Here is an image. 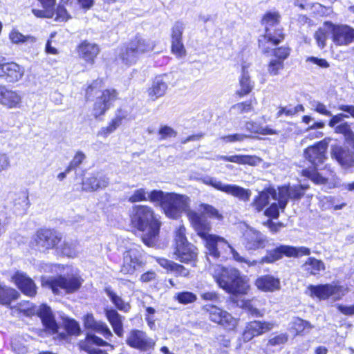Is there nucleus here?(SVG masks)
Returning <instances> with one entry per match:
<instances>
[{
  "instance_id": "23",
  "label": "nucleus",
  "mask_w": 354,
  "mask_h": 354,
  "mask_svg": "<svg viewBox=\"0 0 354 354\" xmlns=\"http://www.w3.org/2000/svg\"><path fill=\"white\" fill-rule=\"evenodd\" d=\"M205 184L218 191L238 198L239 200L243 201H248L251 196V192L249 189L236 185L223 184L221 181L216 180L212 178L205 181Z\"/></svg>"
},
{
  "instance_id": "4",
  "label": "nucleus",
  "mask_w": 354,
  "mask_h": 354,
  "mask_svg": "<svg viewBox=\"0 0 354 354\" xmlns=\"http://www.w3.org/2000/svg\"><path fill=\"white\" fill-rule=\"evenodd\" d=\"M150 203L158 205L167 217L177 219L182 211L188 206V197L175 192H165L161 189H152L148 193Z\"/></svg>"
},
{
  "instance_id": "28",
  "label": "nucleus",
  "mask_w": 354,
  "mask_h": 354,
  "mask_svg": "<svg viewBox=\"0 0 354 354\" xmlns=\"http://www.w3.org/2000/svg\"><path fill=\"white\" fill-rule=\"evenodd\" d=\"M173 74H164L156 77L151 87L148 89V94L151 99L156 100L163 96L169 84H171Z\"/></svg>"
},
{
  "instance_id": "29",
  "label": "nucleus",
  "mask_w": 354,
  "mask_h": 354,
  "mask_svg": "<svg viewBox=\"0 0 354 354\" xmlns=\"http://www.w3.org/2000/svg\"><path fill=\"white\" fill-rule=\"evenodd\" d=\"M156 262L167 272L174 273L176 277L189 278L191 276L190 270L181 263L169 260L165 257H155Z\"/></svg>"
},
{
  "instance_id": "20",
  "label": "nucleus",
  "mask_w": 354,
  "mask_h": 354,
  "mask_svg": "<svg viewBox=\"0 0 354 354\" xmlns=\"http://www.w3.org/2000/svg\"><path fill=\"white\" fill-rule=\"evenodd\" d=\"M309 188L308 185H295L290 186V184L279 186L278 189V201L276 205L281 207V209L283 211L288 203L289 200L293 201H300L305 195V192Z\"/></svg>"
},
{
  "instance_id": "59",
  "label": "nucleus",
  "mask_w": 354,
  "mask_h": 354,
  "mask_svg": "<svg viewBox=\"0 0 354 354\" xmlns=\"http://www.w3.org/2000/svg\"><path fill=\"white\" fill-rule=\"evenodd\" d=\"M157 279V273L151 269L142 272L140 276L139 280L142 283H148L156 281Z\"/></svg>"
},
{
  "instance_id": "8",
  "label": "nucleus",
  "mask_w": 354,
  "mask_h": 354,
  "mask_svg": "<svg viewBox=\"0 0 354 354\" xmlns=\"http://www.w3.org/2000/svg\"><path fill=\"white\" fill-rule=\"evenodd\" d=\"M172 254L175 259L180 263L196 266L198 250L188 241L184 225H180L175 231Z\"/></svg>"
},
{
  "instance_id": "15",
  "label": "nucleus",
  "mask_w": 354,
  "mask_h": 354,
  "mask_svg": "<svg viewBox=\"0 0 354 354\" xmlns=\"http://www.w3.org/2000/svg\"><path fill=\"white\" fill-rule=\"evenodd\" d=\"M102 80H97L88 86L86 90V97L87 100H93L96 96L95 102V111H106L110 109L111 104L116 98V91L114 89H107L101 91Z\"/></svg>"
},
{
  "instance_id": "55",
  "label": "nucleus",
  "mask_w": 354,
  "mask_h": 354,
  "mask_svg": "<svg viewBox=\"0 0 354 354\" xmlns=\"http://www.w3.org/2000/svg\"><path fill=\"white\" fill-rule=\"evenodd\" d=\"M184 29L185 25L183 22H176L171 29V41L182 40Z\"/></svg>"
},
{
  "instance_id": "51",
  "label": "nucleus",
  "mask_w": 354,
  "mask_h": 354,
  "mask_svg": "<svg viewBox=\"0 0 354 354\" xmlns=\"http://www.w3.org/2000/svg\"><path fill=\"white\" fill-rule=\"evenodd\" d=\"M289 336L287 333H280L270 338L268 341V345L270 346H277L283 345L288 341Z\"/></svg>"
},
{
  "instance_id": "52",
  "label": "nucleus",
  "mask_w": 354,
  "mask_h": 354,
  "mask_svg": "<svg viewBox=\"0 0 354 354\" xmlns=\"http://www.w3.org/2000/svg\"><path fill=\"white\" fill-rule=\"evenodd\" d=\"M250 137V136L243 133H233L221 136V140L225 143H232L236 142H242Z\"/></svg>"
},
{
  "instance_id": "25",
  "label": "nucleus",
  "mask_w": 354,
  "mask_h": 354,
  "mask_svg": "<svg viewBox=\"0 0 354 354\" xmlns=\"http://www.w3.org/2000/svg\"><path fill=\"white\" fill-rule=\"evenodd\" d=\"M333 41L336 45L347 46L354 42V28L346 24L330 23Z\"/></svg>"
},
{
  "instance_id": "39",
  "label": "nucleus",
  "mask_w": 354,
  "mask_h": 354,
  "mask_svg": "<svg viewBox=\"0 0 354 354\" xmlns=\"http://www.w3.org/2000/svg\"><path fill=\"white\" fill-rule=\"evenodd\" d=\"M20 297V293L14 288L0 283V305L10 307Z\"/></svg>"
},
{
  "instance_id": "14",
  "label": "nucleus",
  "mask_w": 354,
  "mask_h": 354,
  "mask_svg": "<svg viewBox=\"0 0 354 354\" xmlns=\"http://www.w3.org/2000/svg\"><path fill=\"white\" fill-rule=\"evenodd\" d=\"M82 280L76 275L58 274L47 279L43 282V286L50 289L55 295H59L62 292L66 295L77 292L82 286Z\"/></svg>"
},
{
  "instance_id": "12",
  "label": "nucleus",
  "mask_w": 354,
  "mask_h": 354,
  "mask_svg": "<svg viewBox=\"0 0 354 354\" xmlns=\"http://www.w3.org/2000/svg\"><path fill=\"white\" fill-rule=\"evenodd\" d=\"M62 240V235L53 228L41 227L36 230L29 246L32 250L47 254L55 250Z\"/></svg>"
},
{
  "instance_id": "53",
  "label": "nucleus",
  "mask_w": 354,
  "mask_h": 354,
  "mask_svg": "<svg viewBox=\"0 0 354 354\" xmlns=\"http://www.w3.org/2000/svg\"><path fill=\"white\" fill-rule=\"evenodd\" d=\"M306 62L312 65H315L317 67L322 69L330 67V64L326 59L315 56L308 57L306 59Z\"/></svg>"
},
{
  "instance_id": "62",
  "label": "nucleus",
  "mask_w": 354,
  "mask_h": 354,
  "mask_svg": "<svg viewBox=\"0 0 354 354\" xmlns=\"http://www.w3.org/2000/svg\"><path fill=\"white\" fill-rule=\"evenodd\" d=\"M10 165V162L8 154L0 151V173L8 169Z\"/></svg>"
},
{
  "instance_id": "42",
  "label": "nucleus",
  "mask_w": 354,
  "mask_h": 354,
  "mask_svg": "<svg viewBox=\"0 0 354 354\" xmlns=\"http://www.w3.org/2000/svg\"><path fill=\"white\" fill-rule=\"evenodd\" d=\"M221 160L225 162H230L239 165H255L257 164V157L252 155H233V156H223Z\"/></svg>"
},
{
  "instance_id": "34",
  "label": "nucleus",
  "mask_w": 354,
  "mask_h": 354,
  "mask_svg": "<svg viewBox=\"0 0 354 354\" xmlns=\"http://www.w3.org/2000/svg\"><path fill=\"white\" fill-rule=\"evenodd\" d=\"M109 185V179L100 173H93L88 178L82 180V189L85 192H95L104 189Z\"/></svg>"
},
{
  "instance_id": "35",
  "label": "nucleus",
  "mask_w": 354,
  "mask_h": 354,
  "mask_svg": "<svg viewBox=\"0 0 354 354\" xmlns=\"http://www.w3.org/2000/svg\"><path fill=\"white\" fill-rule=\"evenodd\" d=\"M267 239L257 230H249L244 234V245L248 250H257L266 247Z\"/></svg>"
},
{
  "instance_id": "31",
  "label": "nucleus",
  "mask_w": 354,
  "mask_h": 354,
  "mask_svg": "<svg viewBox=\"0 0 354 354\" xmlns=\"http://www.w3.org/2000/svg\"><path fill=\"white\" fill-rule=\"evenodd\" d=\"M84 326L86 329L102 335L106 339H111L113 336L109 326L102 321H96L91 313L86 315Z\"/></svg>"
},
{
  "instance_id": "22",
  "label": "nucleus",
  "mask_w": 354,
  "mask_h": 354,
  "mask_svg": "<svg viewBox=\"0 0 354 354\" xmlns=\"http://www.w3.org/2000/svg\"><path fill=\"white\" fill-rule=\"evenodd\" d=\"M274 328V324L261 320H252L245 324L241 333V339L244 343L252 341L254 338L261 336Z\"/></svg>"
},
{
  "instance_id": "61",
  "label": "nucleus",
  "mask_w": 354,
  "mask_h": 354,
  "mask_svg": "<svg viewBox=\"0 0 354 354\" xmlns=\"http://www.w3.org/2000/svg\"><path fill=\"white\" fill-rule=\"evenodd\" d=\"M216 346L218 348H229L231 344L230 339L225 334H220L215 337Z\"/></svg>"
},
{
  "instance_id": "60",
  "label": "nucleus",
  "mask_w": 354,
  "mask_h": 354,
  "mask_svg": "<svg viewBox=\"0 0 354 354\" xmlns=\"http://www.w3.org/2000/svg\"><path fill=\"white\" fill-rule=\"evenodd\" d=\"M53 15H55V19L60 22L66 21L70 18L66 9L61 4L57 6Z\"/></svg>"
},
{
  "instance_id": "63",
  "label": "nucleus",
  "mask_w": 354,
  "mask_h": 354,
  "mask_svg": "<svg viewBox=\"0 0 354 354\" xmlns=\"http://www.w3.org/2000/svg\"><path fill=\"white\" fill-rule=\"evenodd\" d=\"M201 297L206 301H217L219 299V295L216 291H207L201 294Z\"/></svg>"
},
{
  "instance_id": "56",
  "label": "nucleus",
  "mask_w": 354,
  "mask_h": 354,
  "mask_svg": "<svg viewBox=\"0 0 354 354\" xmlns=\"http://www.w3.org/2000/svg\"><path fill=\"white\" fill-rule=\"evenodd\" d=\"M284 68V63L277 59H272L268 66V71L271 75H277L281 70Z\"/></svg>"
},
{
  "instance_id": "11",
  "label": "nucleus",
  "mask_w": 354,
  "mask_h": 354,
  "mask_svg": "<svg viewBox=\"0 0 354 354\" xmlns=\"http://www.w3.org/2000/svg\"><path fill=\"white\" fill-rule=\"evenodd\" d=\"M203 315L209 322L220 326L226 332H236L239 319L222 307L215 304H205L201 307Z\"/></svg>"
},
{
  "instance_id": "64",
  "label": "nucleus",
  "mask_w": 354,
  "mask_h": 354,
  "mask_svg": "<svg viewBox=\"0 0 354 354\" xmlns=\"http://www.w3.org/2000/svg\"><path fill=\"white\" fill-rule=\"evenodd\" d=\"M315 39L317 43V45L319 48H323L325 46L326 42V34L324 31L322 29L318 30L315 33Z\"/></svg>"
},
{
  "instance_id": "5",
  "label": "nucleus",
  "mask_w": 354,
  "mask_h": 354,
  "mask_svg": "<svg viewBox=\"0 0 354 354\" xmlns=\"http://www.w3.org/2000/svg\"><path fill=\"white\" fill-rule=\"evenodd\" d=\"M327 147V143L324 140H321L304 149V156L312 167L302 169L300 172L301 176L310 180L316 185H324L328 183V178L322 176L317 168L326 159Z\"/></svg>"
},
{
  "instance_id": "24",
  "label": "nucleus",
  "mask_w": 354,
  "mask_h": 354,
  "mask_svg": "<svg viewBox=\"0 0 354 354\" xmlns=\"http://www.w3.org/2000/svg\"><path fill=\"white\" fill-rule=\"evenodd\" d=\"M10 281L23 295L27 297H35L37 294V286L35 282L25 272H15L11 276Z\"/></svg>"
},
{
  "instance_id": "21",
  "label": "nucleus",
  "mask_w": 354,
  "mask_h": 354,
  "mask_svg": "<svg viewBox=\"0 0 354 354\" xmlns=\"http://www.w3.org/2000/svg\"><path fill=\"white\" fill-rule=\"evenodd\" d=\"M110 347L113 349L114 346L103 339L94 333H86L84 338L80 340L77 343V347L81 352L86 354H109L105 349L102 347Z\"/></svg>"
},
{
  "instance_id": "54",
  "label": "nucleus",
  "mask_w": 354,
  "mask_h": 354,
  "mask_svg": "<svg viewBox=\"0 0 354 354\" xmlns=\"http://www.w3.org/2000/svg\"><path fill=\"white\" fill-rule=\"evenodd\" d=\"M158 134L159 140H162L169 138H175L177 136V132L171 127L165 125L159 129Z\"/></svg>"
},
{
  "instance_id": "40",
  "label": "nucleus",
  "mask_w": 354,
  "mask_h": 354,
  "mask_svg": "<svg viewBox=\"0 0 354 354\" xmlns=\"http://www.w3.org/2000/svg\"><path fill=\"white\" fill-rule=\"evenodd\" d=\"M77 243L73 241H64L57 245L55 251L57 254L68 258H75L77 255Z\"/></svg>"
},
{
  "instance_id": "41",
  "label": "nucleus",
  "mask_w": 354,
  "mask_h": 354,
  "mask_svg": "<svg viewBox=\"0 0 354 354\" xmlns=\"http://www.w3.org/2000/svg\"><path fill=\"white\" fill-rule=\"evenodd\" d=\"M305 271L309 275H317L326 269L324 263L315 257H308L303 264Z\"/></svg>"
},
{
  "instance_id": "36",
  "label": "nucleus",
  "mask_w": 354,
  "mask_h": 354,
  "mask_svg": "<svg viewBox=\"0 0 354 354\" xmlns=\"http://www.w3.org/2000/svg\"><path fill=\"white\" fill-rule=\"evenodd\" d=\"M77 52L81 59L89 64H93L100 52V48L94 43L84 41L78 46Z\"/></svg>"
},
{
  "instance_id": "13",
  "label": "nucleus",
  "mask_w": 354,
  "mask_h": 354,
  "mask_svg": "<svg viewBox=\"0 0 354 354\" xmlns=\"http://www.w3.org/2000/svg\"><path fill=\"white\" fill-rule=\"evenodd\" d=\"M154 46V42L150 39L136 37L127 46L121 48L118 57L124 64L131 66L134 64L142 54L151 51Z\"/></svg>"
},
{
  "instance_id": "43",
  "label": "nucleus",
  "mask_w": 354,
  "mask_h": 354,
  "mask_svg": "<svg viewBox=\"0 0 354 354\" xmlns=\"http://www.w3.org/2000/svg\"><path fill=\"white\" fill-rule=\"evenodd\" d=\"M124 117L117 115L112 119L106 127L102 128L98 132L97 136L107 138L109 134L115 131L122 123Z\"/></svg>"
},
{
  "instance_id": "45",
  "label": "nucleus",
  "mask_w": 354,
  "mask_h": 354,
  "mask_svg": "<svg viewBox=\"0 0 354 354\" xmlns=\"http://www.w3.org/2000/svg\"><path fill=\"white\" fill-rule=\"evenodd\" d=\"M175 299L180 304L187 305L195 302L197 300V296L192 292L181 291L176 295Z\"/></svg>"
},
{
  "instance_id": "6",
  "label": "nucleus",
  "mask_w": 354,
  "mask_h": 354,
  "mask_svg": "<svg viewBox=\"0 0 354 354\" xmlns=\"http://www.w3.org/2000/svg\"><path fill=\"white\" fill-rule=\"evenodd\" d=\"M212 276L218 287L228 294L245 295L249 290L250 286L236 268L218 266Z\"/></svg>"
},
{
  "instance_id": "48",
  "label": "nucleus",
  "mask_w": 354,
  "mask_h": 354,
  "mask_svg": "<svg viewBox=\"0 0 354 354\" xmlns=\"http://www.w3.org/2000/svg\"><path fill=\"white\" fill-rule=\"evenodd\" d=\"M9 38L14 44L24 43L26 41H35V38L34 37L30 35L25 36L16 30H12L10 32Z\"/></svg>"
},
{
  "instance_id": "38",
  "label": "nucleus",
  "mask_w": 354,
  "mask_h": 354,
  "mask_svg": "<svg viewBox=\"0 0 354 354\" xmlns=\"http://www.w3.org/2000/svg\"><path fill=\"white\" fill-rule=\"evenodd\" d=\"M21 102V96L16 92L0 86V103L8 108H16Z\"/></svg>"
},
{
  "instance_id": "57",
  "label": "nucleus",
  "mask_w": 354,
  "mask_h": 354,
  "mask_svg": "<svg viewBox=\"0 0 354 354\" xmlns=\"http://www.w3.org/2000/svg\"><path fill=\"white\" fill-rule=\"evenodd\" d=\"M290 53V48L287 46H281L274 50V56L277 60L281 61L283 63L286 59Z\"/></svg>"
},
{
  "instance_id": "50",
  "label": "nucleus",
  "mask_w": 354,
  "mask_h": 354,
  "mask_svg": "<svg viewBox=\"0 0 354 354\" xmlns=\"http://www.w3.org/2000/svg\"><path fill=\"white\" fill-rule=\"evenodd\" d=\"M147 201H149L148 194L144 188H139L134 190L133 194L128 198V201L133 204Z\"/></svg>"
},
{
  "instance_id": "19",
  "label": "nucleus",
  "mask_w": 354,
  "mask_h": 354,
  "mask_svg": "<svg viewBox=\"0 0 354 354\" xmlns=\"http://www.w3.org/2000/svg\"><path fill=\"white\" fill-rule=\"evenodd\" d=\"M307 290L311 298L317 299L319 301H325L331 297L335 300H339L344 292L343 286L339 283L310 284Z\"/></svg>"
},
{
  "instance_id": "18",
  "label": "nucleus",
  "mask_w": 354,
  "mask_h": 354,
  "mask_svg": "<svg viewBox=\"0 0 354 354\" xmlns=\"http://www.w3.org/2000/svg\"><path fill=\"white\" fill-rule=\"evenodd\" d=\"M146 266L140 254L129 248L123 252L119 272L124 276H136Z\"/></svg>"
},
{
  "instance_id": "44",
  "label": "nucleus",
  "mask_w": 354,
  "mask_h": 354,
  "mask_svg": "<svg viewBox=\"0 0 354 354\" xmlns=\"http://www.w3.org/2000/svg\"><path fill=\"white\" fill-rule=\"evenodd\" d=\"M246 128L250 131V132L259 135L267 136L278 134V131L271 128L270 126H266L264 127H255L254 123L253 122H247Z\"/></svg>"
},
{
  "instance_id": "9",
  "label": "nucleus",
  "mask_w": 354,
  "mask_h": 354,
  "mask_svg": "<svg viewBox=\"0 0 354 354\" xmlns=\"http://www.w3.org/2000/svg\"><path fill=\"white\" fill-rule=\"evenodd\" d=\"M280 16L277 12H268L262 19L265 35L259 38V46L263 53H269L272 46H277L284 39L283 30L279 28Z\"/></svg>"
},
{
  "instance_id": "37",
  "label": "nucleus",
  "mask_w": 354,
  "mask_h": 354,
  "mask_svg": "<svg viewBox=\"0 0 354 354\" xmlns=\"http://www.w3.org/2000/svg\"><path fill=\"white\" fill-rule=\"evenodd\" d=\"M248 65H242L241 74L239 78V88L236 94L240 97L249 94L254 86V82L251 80Z\"/></svg>"
},
{
  "instance_id": "33",
  "label": "nucleus",
  "mask_w": 354,
  "mask_h": 354,
  "mask_svg": "<svg viewBox=\"0 0 354 354\" xmlns=\"http://www.w3.org/2000/svg\"><path fill=\"white\" fill-rule=\"evenodd\" d=\"M64 328L66 333H58L53 337V339L59 343L70 342L71 336H78L81 333L80 326L74 319H66L64 322Z\"/></svg>"
},
{
  "instance_id": "46",
  "label": "nucleus",
  "mask_w": 354,
  "mask_h": 354,
  "mask_svg": "<svg viewBox=\"0 0 354 354\" xmlns=\"http://www.w3.org/2000/svg\"><path fill=\"white\" fill-rule=\"evenodd\" d=\"M312 326L307 320H304L299 317L294 318L292 328L295 331V335H299L304 333L306 329L311 328Z\"/></svg>"
},
{
  "instance_id": "30",
  "label": "nucleus",
  "mask_w": 354,
  "mask_h": 354,
  "mask_svg": "<svg viewBox=\"0 0 354 354\" xmlns=\"http://www.w3.org/2000/svg\"><path fill=\"white\" fill-rule=\"evenodd\" d=\"M24 68L15 62L0 64V77L7 82H16L21 79Z\"/></svg>"
},
{
  "instance_id": "7",
  "label": "nucleus",
  "mask_w": 354,
  "mask_h": 354,
  "mask_svg": "<svg viewBox=\"0 0 354 354\" xmlns=\"http://www.w3.org/2000/svg\"><path fill=\"white\" fill-rule=\"evenodd\" d=\"M104 292L115 306V308L111 307L104 308L105 317L115 335L119 338H122L124 335V321L125 317L120 315L118 310L129 313L131 306L130 303L124 301L111 288H106Z\"/></svg>"
},
{
  "instance_id": "58",
  "label": "nucleus",
  "mask_w": 354,
  "mask_h": 354,
  "mask_svg": "<svg viewBox=\"0 0 354 354\" xmlns=\"http://www.w3.org/2000/svg\"><path fill=\"white\" fill-rule=\"evenodd\" d=\"M171 51L178 57L185 56V49L182 40L171 41Z\"/></svg>"
},
{
  "instance_id": "10",
  "label": "nucleus",
  "mask_w": 354,
  "mask_h": 354,
  "mask_svg": "<svg viewBox=\"0 0 354 354\" xmlns=\"http://www.w3.org/2000/svg\"><path fill=\"white\" fill-rule=\"evenodd\" d=\"M203 315L209 322L220 326L226 332H236L239 319L222 307L215 304H205L201 307Z\"/></svg>"
},
{
  "instance_id": "47",
  "label": "nucleus",
  "mask_w": 354,
  "mask_h": 354,
  "mask_svg": "<svg viewBox=\"0 0 354 354\" xmlns=\"http://www.w3.org/2000/svg\"><path fill=\"white\" fill-rule=\"evenodd\" d=\"M200 207L203 211V214L210 218H214L218 221H222L223 215L218 210L211 205L202 203Z\"/></svg>"
},
{
  "instance_id": "2",
  "label": "nucleus",
  "mask_w": 354,
  "mask_h": 354,
  "mask_svg": "<svg viewBox=\"0 0 354 354\" xmlns=\"http://www.w3.org/2000/svg\"><path fill=\"white\" fill-rule=\"evenodd\" d=\"M188 221L203 243L207 254L214 259H218L226 254L230 244L223 236L212 234V225L203 215L193 209L185 211Z\"/></svg>"
},
{
  "instance_id": "26",
  "label": "nucleus",
  "mask_w": 354,
  "mask_h": 354,
  "mask_svg": "<svg viewBox=\"0 0 354 354\" xmlns=\"http://www.w3.org/2000/svg\"><path fill=\"white\" fill-rule=\"evenodd\" d=\"M38 317L40 319L44 330L48 335L58 333L59 325L55 319L50 307L46 304L39 305Z\"/></svg>"
},
{
  "instance_id": "27",
  "label": "nucleus",
  "mask_w": 354,
  "mask_h": 354,
  "mask_svg": "<svg viewBox=\"0 0 354 354\" xmlns=\"http://www.w3.org/2000/svg\"><path fill=\"white\" fill-rule=\"evenodd\" d=\"M331 158L344 168L354 167V155L348 147L333 145L330 147Z\"/></svg>"
},
{
  "instance_id": "49",
  "label": "nucleus",
  "mask_w": 354,
  "mask_h": 354,
  "mask_svg": "<svg viewBox=\"0 0 354 354\" xmlns=\"http://www.w3.org/2000/svg\"><path fill=\"white\" fill-rule=\"evenodd\" d=\"M86 159V155L82 151H77L66 167L67 171L75 170Z\"/></svg>"
},
{
  "instance_id": "16",
  "label": "nucleus",
  "mask_w": 354,
  "mask_h": 354,
  "mask_svg": "<svg viewBox=\"0 0 354 354\" xmlns=\"http://www.w3.org/2000/svg\"><path fill=\"white\" fill-rule=\"evenodd\" d=\"M311 253L310 249L304 247H295L289 245H280L272 250H268L262 257L261 263H272L283 257L288 258H299L308 256Z\"/></svg>"
},
{
  "instance_id": "17",
  "label": "nucleus",
  "mask_w": 354,
  "mask_h": 354,
  "mask_svg": "<svg viewBox=\"0 0 354 354\" xmlns=\"http://www.w3.org/2000/svg\"><path fill=\"white\" fill-rule=\"evenodd\" d=\"M126 344L131 348L137 350L144 354H151L156 347V340L140 329H131L126 337Z\"/></svg>"
},
{
  "instance_id": "32",
  "label": "nucleus",
  "mask_w": 354,
  "mask_h": 354,
  "mask_svg": "<svg viewBox=\"0 0 354 354\" xmlns=\"http://www.w3.org/2000/svg\"><path fill=\"white\" fill-rule=\"evenodd\" d=\"M254 283L258 290L265 292H275L281 288L279 278L271 274L258 277Z\"/></svg>"
},
{
  "instance_id": "3",
  "label": "nucleus",
  "mask_w": 354,
  "mask_h": 354,
  "mask_svg": "<svg viewBox=\"0 0 354 354\" xmlns=\"http://www.w3.org/2000/svg\"><path fill=\"white\" fill-rule=\"evenodd\" d=\"M270 198L274 200L277 199V190L273 186L269 185L257 193L254 197L250 205L257 213L263 211V215L266 216L268 219L263 223V225L267 227L270 232L276 234L283 228L285 225L281 221H273V219L279 218L281 207L276 205V203H272L269 205Z\"/></svg>"
},
{
  "instance_id": "1",
  "label": "nucleus",
  "mask_w": 354,
  "mask_h": 354,
  "mask_svg": "<svg viewBox=\"0 0 354 354\" xmlns=\"http://www.w3.org/2000/svg\"><path fill=\"white\" fill-rule=\"evenodd\" d=\"M129 225L134 231L142 232L140 240L145 245L153 248L158 241L162 225L155 210L147 205H134L129 214Z\"/></svg>"
}]
</instances>
